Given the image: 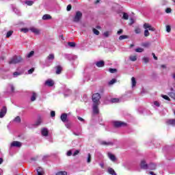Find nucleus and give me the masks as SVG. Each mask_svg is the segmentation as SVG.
<instances>
[{
  "label": "nucleus",
  "mask_w": 175,
  "mask_h": 175,
  "mask_svg": "<svg viewBox=\"0 0 175 175\" xmlns=\"http://www.w3.org/2000/svg\"><path fill=\"white\" fill-rule=\"evenodd\" d=\"M143 27L144 28V36L145 38H147V36H150V31H152L154 32L155 31V28L152 27L151 25L149 23H144Z\"/></svg>",
  "instance_id": "obj_1"
},
{
  "label": "nucleus",
  "mask_w": 175,
  "mask_h": 175,
  "mask_svg": "<svg viewBox=\"0 0 175 175\" xmlns=\"http://www.w3.org/2000/svg\"><path fill=\"white\" fill-rule=\"evenodd\" d=\"M93 105H100V94L95 93L92 97Z\"/></svg>",
  "instance_id": "obj_2"
},
{
  "label": "nucleus",
  "mask_w": 175,
  "mask_h": 175,
  "mask_svg": "<svg viewBox=\"0 0 175 175\" xmlns=\"http://www.w3.org/2000/svg\"><path fill=\"white\" fill-rule=\"evenodd\" d=\"M20 62H23V57L21 56H14L10 61L9 62L10 64H20Z\"/></svg>",
  "instance_id": "obj_3"
},
{
  "label": "nucleus",
  "mask_w": 175,
  "mask_h": 175,
  "mask_svg": "<svg viewBox=\"0 0 175 175\" xmlns=\"http://www.w3.org/2000/svg\"><path fill=\"white\" fill-rule=\"evenodd\" d=\"M55 58V56L54 55L53 53L49 54L45 60L46 66H50V65L53 64V61H54Z\"/></svg>",
  "instance_id": "obj_4"
},
{
  "label": "nucleus",
  "mask_w": 175,
  "mask_h": 175,
  "mask_svg": "<svg viewBox=\"0 0 175 175\" xmlns=\"http://www.w3.org/2000/svg\"><path fill=\"white\" fill-rule=\"evenodd\" d=\"M81 17H83V13H81V12L80 11H77L73 18V22L79 23V21H80V20L81 19Z\"/></svg>",
  "instance_id": "obj_5"
},
{
  "label": "nucleus",
  "mask_w": 175,
  "mask_h": 175,
  "mask_svg": "<svg viewBox=\"0 0 175 175\" xmlns=\"http://www.w3.org/2000/svg\"><path fill=\"white\" fill-rule=\"evenodd\" d=\"M64 57L66 58V59H68L69 61H73L75 59H77V55H75L72 54L65 53L64 55Z\"/></svg>",
  "instance_id": "obj_6"
},
{
  "label": "nucleus",
  "mask_w": 175,
  "mask_h": 175,
  "mask_svg": "<svg viewBox=\"0 0 175 175\" xmlns=\"http://www.w3.org/2000/svg\"><path fill=\"white\" fill-rule=\"evenodd\" d=\"M125 125H126V124L121 121L113 122V126H115V128H120V126H125Z\"/></svg>",
  "instance_id": "obj_7"
},
{
  "label": "nucleus",
  "mask_w": 175,
  "mask_h": 175,
  "mask_svg": "<svg viewBox=\"0 0 175 175\" xmlns=\"http://www.w3.org/2000/svg\"><path fill=\"white\" fill-rule=\"evenodd\" d=\"M8 112V109L6 107H3L0 111V118H3L5 116H6V113Z\"/></svg>",
  "instance_id": "obj_8"
},
{
  "label": "nucleus",
  "mask_w": 175,
  "mask_h": 175,
  "mask_svg": "<svg viewBox=\"0 0 175 175\" xmlns=\"http://www.w3.org/2000/svg\"><path fill=\"white\" fill-rule=\"evenodd\" d=\"M141 169H144V170H147L148 169V164L146 162V161L142 160L140 163Z\"/></svg>",
  "instance_id": "obj_9"
},
{
  "label": "nucleus",
  "mask_w": 175,
  "mask_h": 175,
  "mask_svg": "<svg viewBox=\"0 0 175 175\" xmlns=\"http://www.w3.org/2000/svg\"><path fill=\"white\" fill-rule=\"evenodd\" d=\"M98 106H99V104H93V113L99 114V108H98Z\"/></svg>",
  "instance_id": "obj_10"
},
{
  "label": "nucleus",
  "mask_w": 175,
  "mask_h": 175,
  "mask_svg": "<svg viewBox=\"0 0 175 175\" xmlns=\"http://www.w3.org/2000/svg\"><path fill=\"white\" fill-rule=\"evenodd\" d=\"M11 147H17L18 148H20V147H21V142H17V141H14L11 144Z\"/></svg>",
  "instance_id": "obj_11"
},
{
  "label": "nucleus",
  "mask_w": 175,
  "mask_h": 175,
  "mask_svg": "<svg viewBox=\"0 0 175 175\" xmlns=\"http://www.w3.org/2000/svg\"><path fill=\"white\" fill-rule=\"evenodd\" d=\"M148 169H149V170H155L157 169V165L155 163H150L148 165Z\"/></svg>",
  "instance_id": "obj_12"
},
{
  "label": "nucleus",
  "mask_w": 175,
  "mask_h": 175,
  "mask_svg": "<svg viewBox=\"0 0 175 175\" xmlns=\"http://www.w3.org/2000/svg\"><path fill=\"white\" fill-rule=\"evenodd\" d=\"M45 85H48V87H53L54 85V81L52 79H48L45 81Z\"/></svg>",
  "instance_id": "obj_13"
},
{
  "label": "nucleus",
  "mask_w": 175,
  "mask_h": 175,
  "mask_svg": "<svg viewBox=\"0 0 175 175\" xmlns=\"http://www.w3.org/2000/svg\"><path fill=\"white\" fill-rule=\"evenodd\" d=\"M62 122H66L68 121V114L62 113L60 116Z\"/></svg>",
  "instance_id": "obj_14"
},
{
  "label": "nucleus",
  "mask_w": 175,
  "mask_h": 175,
  "mask_svg": "<svg viewBox=\"0 0 175 175\" xmlns=\"http://www.w3.org/2000/svg\"><path fill=\"white\" fill-rule=\"evenodd\" d=\"M167 125H172V126H175V119H169L166 121Z\"/></svg>",
  "instance_id": "obj_15"
},
{
  "label": "nucleus",
  "mask_w": 175,
  "mask_h": 175,
  "mask_svg": "<svg viewBox=\"0 0 175 175\" xmlns=\"http://www.w3.org/2000/svg\"><path fill=\"white\" fill-rule=\"evenodd\" d=\"M97 68H103L105 66V62L103 60L98 61L95 63Z\"/></svg>",
  "instance_id": "obj_16"
},
{
  "label": "nucleus",
  "mask_w": 175,
  "mask_h": 175,
  "mask_svg": "<svg viewBox=\"0 0 175 175\" xmlns=\"http://www.w3.org/2000/svg\"><path fill=\"white\" fill-rule=\"evenodd\" d=\"M36 172L38 175H43L44 174V170H43V168L38 167L36 169Z\"/></svg>",
  "instance_id": "obj_17"
},
{
  "label": "nucleus",
  "mask_w": 175,
  "mask_h": 175,
  "mask_svg": "<svg viewBox=\"0 0 175 175\" xmlns=\"http://www.w3.org/2000/svg\"><path fill=\"white\" fill-rule=\"evenodd\" d=\"M41 134L42 135V136H49V130L46 128L42 129L41 131Z\"/></svg>",
  "instance_id": "obj_18"
},
{
  "label": "nucleus",
  "mask_w": 175,
  "mask_h": 175,
  "mask_svg": "<svg viewBox=\"0 0 175 175\" xmlns=\"http://www.w3.org/2000/svg\"><path fill=\"white\" fill-rule=\"evenodd\" d=\"M100 144H101V146H113V142H106V141H101L100 142Z\"/></svg>",
  "instance_id": "obj_19"
},
{
  "label": "nucleus",
  "mask_w": 175,
  "mask_h": 175,
  "mask_svg": "<svg viewBox=\"0 0 175 175\" xmlns=\"http://www.w3.org/2000/svg\"><path fill=\"white\" fill-rule=\"evenodd\" d=\"M107 173H109V174H111V175H117V173H116V171H114V170L110 167L107 168Z\"/></svg>",
  "instance_id": "obj_20"
},
{
  "label": "nucleus",
  "mask_w": 175,
  "mask_h": 175,
  "mask_svg": "<svg viewBox=\"0 0 175 175\" xmlns=\"http://www.w3.org/2000/svg\"><path fill=\"white\" fill-rule=\"evenodd\" d=\"M64 94V96H69V95L72 94V90H70L68 88H65Z\"/></svg>",
  "instance_id": "obj_21"
},
{
  "label": "nucleus",
  "mask_w": 175,
  "mask_h": 175,
  "mask_svg": "<svg viewBox=\"0 0 175 175\" xmlns=\"http://www.w3.org/2000/svg\"><path fill=\"white\" fill-rule=\"evenodd\" d=\"M108 157L109 158V159H111V161H112V162H116V161L117 160V158H116V156H114V154L109 152L108 153Z\"/></svg>",
  "instance_id": "obj_22"
},
{
  "label": "nucleus",
  "mask_w": 175,
  "mask_h": 175,
  "mask_svg": "<svg viewBox=\"0 0 175 175\" xmlns=\"http://www.w3.org/2000/svg\"><path fill=\"white\" fill-rule=\"evenodd\" d=\"M30 31L31 32H33V33H35L36 35H39V33H40V31H39V29L35 28V27H32L30 29Z\"/></svg>",
  "instance_id": "obj_23"
},
{
  "label": "nucleus",
  "mask_w": 175,
  "mask_h": 175,
  "mask_svg": "<svg viewBox=\"0 0 175 175\" xmlns=\"http://www.w3.org/2000/svg\"><path fill=\"white\" fill-rule=\"evenodd\" d=\"M61 72H62V67H61V66H57L56 75H61Z\"/></svg>",
  "instance_id": "obj_24"
},
{
  "label": "nucleus",
  "mask_w": 175,
  "mask_h": 175,
  "mask_svg": "<svg viewBox=\"0 0 175 175\" xmlns=\"http://www.w3.org/2000/svg\"><path fill=\"white\" fill-rule=\"evenodd\" d=\"M36 96H38L36 93L35 92H33L32 96L31 97V102H34V100H36Z\"/></svg>",
  "instance_id": "obj_25"
},
{
  "label": "nucleus",
  "mask_w": 175,
  "mask_h": 175,
  "mask_svg": "<svg viewBox=\"0 0 175 175\" xmlns=\"http://www.w3.org/2000/svg\"><path fill=\"white\" fill-rule=\"evenodd\" d=\"M51 16L49 15V14H44L42 16V20H51Z\"/></svg>",
  "instance_id": "obj_26"
},
{
  "label": "nucleus",
  "mask_w": 175,
  "mask_h": 175,
  "mask_svg": "<svg viewBox=\"0 0 175 175\" xmlns=\"http://www.w3.org/2000/svg\"><path fill=\"white\" fill-rule=\"evenodd\" d=\"M67 79H72L73 77V72H68L66 74Z\"/></svg>",
  "instance_id": "obj_27"
},
{
  "label": "nucleus",
  "mask_w": 175,
  "mask_h": 175,
  "mask_svg": "<svg viewBox=\"0 0 175 175\" xmlns=\"http://www.w3.org/2000/svg\"><path fill=\"white\" fill-rule=\"evenodd\" d=\"M123 20H128L129 18V15L126 12H123V16H122Z\"/></svg>",
  "instance_id": "obj_28"
},
{
  "label": "nucleus",
  "mask_w": 175,
  "mask_h": 175,
  "mask_svg": "<svg viewBox=\"0 0 175 175\" xmlns=\"http://www.w3.org/2000/svg\"><path fill=\"white\" fill-rule=\"evenodd\" d=\"M111 103H118V102H120V99L117 98H111Z\"/></svg>",
  "instance_id": "obj_29"
},
{
  "label": "nucleus",
  "mask_w": 175,
  "mask_h": 175,
  "mask_svg": "<svg viewBox=\"0 0 175 175\" xmlns=\"http://www.w3.org/2000/svg\"><path fill=\"white\" fill-rule=\"evenodd\" d=\"M41 124H42V118H38L37 121L36 122L35 125H36V126H38V125H40Z\"/></svg>",
  "instance_id": "obj_30"
},
{
  "label": "nucleus",
  "mask_w": 175,
  "mask_h": 175,
  "mask_svg": "<svg viewBox=\"0 0 175 175\" xmlns=\"http://www.w3.org/2000/svg\"><path fill=\"white\" fill-rule=\"evenodd\" d=\"M132 88L136 85V79L135 77L131 78Z\"/></svg>",
  "instance_id": "obj_31"
},
{
  "label": "nucleus",
  "mask_w": 175,
  "mask_h": 175,
  "mask_svg": "<svg viewBox=\"0 0 175 175\" xmlns=\"http://www.w3.org/2000/svg\"><path fill=\"white\" fill-rule=\"evenodd\" d=\"M129 59H131V61H133V62H135V61L137 60V57L136 55L134 56H130L129 57Z\"/></svg>",
  "instance_id": "obj_32"
},
{
  "label": "nucleus",
  "mask_w": 175,
  "mask_h": 175,
  "mask_svg": "<svg viewBox=\"0 0 175 175\" xmlns=\"http://www.w3.org/2000/svg\"><path fill=\"white\" fill-rule=\"evenodd\" d=\"M33 54H35V52L31 51L29 53L27 54V58H31V57H33Z\"/></svg>",
  "instance_id": "obj_33"
},
{
  "label": "nucleus",
  "mask_w": 175,
  "mask_h": 175,
  "mask_svg": "<svg viewBox=\"0 0 175 175\" xmlns=\"http://www.w3.org/2000/svg\"><path fill=\"white\" fill-rule=\"evenodd\" d=\"M129 38L128 36L122 35L119 37V40H124V39H128Z\"/></svg>",
  "instance_id": "obj_34"
},
{
  "label": "nucleus",
  "mask_w": 175,
  "mask_h": 175,
  "mask_svg": "<svg viewBox=\"0 0 175 175\" xmlns=\"http://www.w3.org/2000/svg\"><path fill=\"white\" fill-rule=\"evenodd\" d=\"M14 122H21V118H20V116H16L14 119Z\"/></svg>",
  "instance_id": "obj_35"
},
{
  "label": "nucleus",
  "mask_w": 175,
  "mask_h": 175,
  "mask_svg": "<svg viewBox=\"0 0 175 175\" xmlns=\"http://www.w3.org/2000/svg\"><path fill=\"white\" fill-rule=\"evenodd\" d=\"M14 12L17 14L18 16H21V12L20 10H18L17 8H14Z\"/></svg>",
  "instance_id": "obj_36"
},
{
  "label": "nucleus",
  "mask_w": 175,
  "mask_h": 175,
  "mask_svg": "<svg viewBox=\"0 0 175 175\" xmlns=\"http://www.w3.org/2000/svg\"><path fill=\"white\" fill-rule=\"evenodd\" d=\"M25 3L28 6H32L33 5V1H26Z\"/></svg>",
  "instance_id": "obj_37"
},
{
  "label": "nucleus",
  "mask_w": 175,
  "mask_h": 175,
  "mask_svg": "<svg viewBox=\"0 0 175 175\" xmlns=\"http://www.w3.org/2000/svg\"><path fill=\"white\" fill-rule=\"evenodd\" d=\"M116 81H117V80H116V79H113L108 83V84H109V85H113V84H114V83H116Z\"/></svg>",
  "instance_id": "obj_38"
},
{
  "label": "nucleus",
  "mask_w": 175,
  "mask_h": 175,
  "mask_svg": "<svg viewBox=\"0 0 175 175\" xmlns=\"http://www.w3.org/2000/svg\"><path fill=\"white\" fill-rule=\"evenodd\" d=\"M12 35H13V31H9L8 32H7L6 38H10V36H12Z\"/></svg>",
  "instance_id": "obj_39"
},
{
  "label": "nucleus",
  "mask_w": 175,
  "mask_h": 175,
  "mask_svg": "<svg viewBox=\"0 0 175 175\" xmlns=\"http://www.w3.org/2000/svg\"><path fill=\"white\" fill-rule=\"evenodd\" d=\"M29 31L28 28H22L21 29V32H24V33H27Z\"/></svg>",
  "instance_id": "obj_40"
},
{
  "label": "nucleus",
  "mask_w": 175,
  "mask_h": 175,
  "mask_svg": "<svg viewBox=\"0 0 175 175\" xmlns=\"http://www.w3.org/2000/svg\"><path fill=\"white\" fill-rule=\"evenodd\" d=\"M161 96H162V98H163V99H165V100H169V101H170V98H169V96H167V95H161Z\"/></svg>",
  "instance_id": "obj_41"
},
{
  "label": "nucleus",
  "mask_w": 175,
  "mask_h": 175,
  "mask_svg": "<svg viewBox=\"0 0 175 175\" xmlns=\"http://www.w3.org/2000/svg\"><path fill=\"white\" fill-rule=\"evenodd\" d=\"M88 163H91V154H88V159H87Z\"/></svg>",
  "instance_id": "obj_42"
},
{
  "label": "nucleus",
  "mask_w": 175,
  "mask_h": 175,
  "mask_svg": "<svg viewBox=\"0 0 175 175\" xmlns=\"http://www.w3.org/2000/svg\"><path fill=\"white\" fill-rule=\"evenodd\" d=\"M68 46L70 47H75L76 46V43L70 42H68Z\"/></svg>",
  "instance_id": "obj_43"
},
{
  "label": "nucleus",
  "mask_w": 175,
  "mask_h": 175,
  "mask_svg": "<svg viewBox=\"0 0 175 175\" xmlns=\"http://www.w3.org/2000/svg\"><path fill=\"white\" fill-rule=\"evenodd\" d=\"M109 71L110 72V73H116L117 72V69H116V68H109Z\"/></svg>",
  "instance_id": "obj_44"
},
{
  "label": "nucleus",
  "mask_w": 175,
  "mask_h": 175,
  "mask_svg": "<svg viewBox=\"0 0 175 175\" xmlns=\"http://www.w3.org/2000/svg\"><path fill=\"white\" fill-rule=\"evenodd\" d=\"M142 60L145 64H148V61H150V59L148 57H144Z\"/></svg>",
  "instance_id": "obj_45"
},
{
  "label": "nucleus",
  "mask_w": 175,
  "mask_h": 175,
  "mask_svg": "<svg viewBox=\"0 0 175 175\" xmlns=\"http://www.w3.org/2000/svg\"><path fill=\"white\" fill-rule=\"evenodd\" d=\"M33 72H35V68H31V69H29V70H28V74H29V75H32V73H33Z\"/></svg>",
  "instance_id": "obj_46"
},
{
  "label": "nucleus",
  "mask_w": 175,
  "mask_h": 175,
  "mask_svg": "<svg viewBox=\"0 0 175 175\" xmlns=\"http://www.w3.org/2000/svg\"><path fill=\"white\" fill-rule=\"evenodd\" d=\"M68 173L66 172H59L56 174V175H66Z\"/></svg>",
  "instance_id": "obj_47"
},
{
  "label": "nucleus",
  "mask_w": 175,
  "mask_h": 175,
  "mask_svg": "<svg viewBox=\"0 0 175 175\" xmlns=\"http://www.w3.org/2000/svg\"><path fill=\"white\" fill-rule=\"evenodd\" d=\"M136 53H143V49L142 48H137L135 49Z\"/></svg>",
  "instance_id": "obj_48"
},
{
  "label": "nucleus",
  "mask_w": 175,
  "mask_h": 175,
  "mask_svg": "<svg viewBox=\"0 0 175 175\" xmlns=\"http://www.w3.org/2000/svg\"><path fill=\"white\" fill-rule=\"evenodd\" d=\"M135 33H141L142 29H140V28H137L135 29Z\"/></svg>",
  "instance_id": "obj_49"
},
{
  "label": "nucleus",
  "mask_w": 175,
  "mask_h": 175,
  "mask_svg": "<svg viewBox=\"0 0 175 175\" xmlns=\"http://www.w3.org/2000/svg\"><path fill=\"white\" fill-rule=\"evenodd\" d=\"M66 10H67V12H70V10H72V5L69 4L67 6Z\"/></svg>",
  "instance_id": "obj_50"
},
{
  "label": "nucleus",
  "mask_w": 175,
  "mask_h": 175,
  "mask_svg": "<svg viewBox=\"0 0 175 175\" xmlns=\"http://www.w3.org/2000/svg\"><path fill=\"white\" fill-rule=\"evenodd\" d=\"M166 31L167 32H170L172 31V28L170 27V25L166 26Z\"/></svg>",
  "instance_id": "obj_51"
},
{
  "label": "nucleus",
  "mask_w": 175,
  "mask_h": 175,
  "mask_svg": "<svg viewBox=\"0 0 175 175\" xmlns=\"http://www.w3.org/2000/svg\"><path fill=\"white\" fill-rule=\"evenodd\" d=\"M9 87L11 88L12 92H14V86L13 85V84H10Z\"/></svg>",
  "instance_id": "obj_52"
},
{
  "label": "nucleus",
  "mask_w": 175,
  "mask_h": 175,
  "mask_svg": "<svg viewBox=\"0 0 175 175\" xmlns=\"http://www.w3.org/2000/svg\"><path fill=\"white\" fill-rule=\"evenodd\" d=\"M79 152H80L79 150H77L74 152V153L72 154L73 157H76V155H79Z\"/></svg>",
  "instance_id": "obj_53"
},
{
  "label": "nucleus",
  "mask_w": 175,
  "mask_h": 175,
  "mask_svg": "<svg viewBox=\"0 0 175 175\" xmlns=\"http://www.w3.org/2000/svg\"><path fill=\"white\" fill-rule=\"evenodd\" d=\"M93 32L95 35H99V31L96 29H93Z\"/></svg>",
  "instance_id": "obj_54"
},
{
  "label": "nucleus",
  "mask_w": 175,
  "mask_h": 175,
  "mask_svg": "<svg viewBox=\"0 0 175 175\" xmlns=\"http://www.w3.org/2000/svg\"><path fill=\"white\" fill-rule=\"evenodd\" d=\"M154 106H157V107H159V106H161V104H159V102L158 101H154Z\"/></svg>",
  "instance_id": "obj_55"
},
{
  "label": "nucleus",
  "mask_w": 175,
  "mask_h": 175,
  "mask_svg": "<svg viewBox=\"0 0 175 175\" xmlns=\"http://www.w3.org/2000/svg\"><path fill=\"white\" fill-rule=\"evenodd\" d=\"M13 76H14V77H17V76H20V72H14L13 73Z\"/></svg>",
  "instance_id": "obj_56"
},
{
  "label": "nucleus",
  "mask_w": 175,
  "mask_h": 175,
  "mask_svg": "<svg viewBox=\"0 0 175 175\" xmlns=\"http://www.w3.org/2000/svg\"><path fill=\"white\" fill-rule=\"evenodd\" d=\"M51 117H52V118H53V117H55V111H51Z\"/></svg>",
  "instance_id": "obj_57"
},
{
  "label": "nucleus",
  "mask_w": 175,
  "mask_h": 175,
  "mask_svg": "<svg viewBox=\"0 0 175 175\" xmlns=\"http://www.w3.org/2000/svg\"><path fill=\"white\" fill-rule=\"evenodd\" d=\"M67 157H71L72 155V150H68L66 153Z\"/></svg>",
  "instance_id": "obj_58"
},
{
  "label": "nucleus",
  "mask_w": 175,
  "mask_h": 175,
  "mask_svg": "<svg viewBox=\"0 0 175 175\" xmlns=\"http://www.w3.org/2000/svg\"><path fill=\"white\" fill-rule=\"evenodd\" d=\"M77 118H78L79 121H81V122H84V121H85L84 119L80 116H78Z\"/></svg>",
  "instance_id": "obj_59"
},
{
  "label": "nucleus",
  "mask_w": 175,
  "mask_h": 175,
  "mask_svg": "<svg viewBox=\"0 0 175 175\" xmlns=\"http://www.w3.org/2000/svg\"><path fill=\"white\" fill-rule=\"evenodd\" d=\"M73 135H75V136H80L81 133L80 132H73Z\"/></svg>",
  "instance_id": "obj_60"
},
{
  "label": "nucleus",
  "mask_w": 175,
  "mask_h": 175,
  "mask_svg": "<svg viewBox=\"0 0 175 175\" xmlns=\"http://www.w3.org/2000/svg\"><path fill=\"white\" fill-rule=\"evenodd\" d=\"M135 21L133 20V18H131L130 19V25H132L133 24H134Z\"/></svg>",
  "instance_id": "obj_61"
},
{
  "label": "nucleus",
  "mask_w": 175,
  "mask_h": 175,
  "mask_svg": "<svg viewBox=\"0 0 175 175\" xmlns=\"http://www.w3.org/2000/svg\"><path fill=\"white\" fill-rule=\"evenodd\" d=\"M104 36H105V38H108L109 36V31H105L103 33Z\"/></svg>",
  "instance_id": "obj_62"
},
{
  "label": "nucleus",
  "mask_w": 175,
  "mask_h": 175,
  "mask_svg": "<svg viewBox=\"0 0 175 175\" xmlns=\"http://www.w3.org/2000/svg\"><path fill=\"white\" fill-rule=\"evenodd\" d=\"M165 12H166V13H171V12H172V9H170V8H167V9L165 10Z\"/></svg>",
  "instance_id": "obj_63"
},
{
  "label": "nucleus",
  "mask_w": 175,
  "mask_h": 175,
  "mask_svg": "<svg viewBox=\"0 0 175 175\" xmlns=\"http://www.w3.org/2000/svg\"><path fill=\"white\" fill-rule=\"evenodd\" d=\"M65 125L68 129H70V123H66Z\"/></svg>",
  "instance_id": "obj_64"
}]
</instances>
